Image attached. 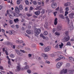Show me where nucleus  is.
I'll use <instances>...</instances> for the list:
<instances>
[{"label": "nucleus", "instance_id": "7c9ffc66", "mask_svg": "<svg viewBox=\"0 0 74 74\" xmlns=\"http://www.w3.org/2000/svg\"><path fill=\"white\" fill-rule=\"evenodd\" d=\"M60 13H62V12H63V11L62 8H60Z\"/></svg>", "mask_w": 74, "mask_h": 74}, {"label": "nucleus", "instance_id": "de8ad7c7", "mask_svg": "<svg viewBox=\"0 0 74 74\" xmlns=\"http://www.w3.org/2000/svg\"><path fill=\"white\" fill-rule=\"evenodd\" d=\"M57 13H58L57 12H54L53 14L54 15V16H56V14H57Z\"/></svg>", "mask_w": 74, "mask_h": 74}, {"label": "nucleus", "instance_id": "423d86ee", "mask_svg": "<svg viewBox=\"0 0 74 74\" xmlns=\"http://www.w3.org/2000/svg\"><path fill=\"white\" fill-rule=\"evenodd\" d=\"M15 10L16 12H17V13H19V12H20V9L18 8V7L17 6L15 7Z\"/></svg>", "mask_w": 74, "mask_h": 74}, {"label": "nucleus", "instance_id": "b1692460", "mask_svg": "<svg viewBox=\"0 0 74 74\" xmlns=\"http://www.w3.org/2000/svg\"><path fill=\"white\" fill-rule=\"evenodd\" d=\"M18 47L19 48H23V45H18Z\"/></svg>", "mask_w": 74, "mask_h": 74}, {"label": "nucleus", "instance_id": "20e7f679", "mask_svg": "<svg viewBox=\"0 0 74 74\" xmlns=\"http://www.w3.org/2000/svg\"><path fill=\"white\" fill-rule=\"evenodd\" d=\"M51 7L53 8H55L57 7V3L55 2H53L51 4Z\"/></svg>", "mask_w": 74, "mask_h": 74}, {"label": "nucleus", "instance_id": "e2e57ef3", "mask_svg": "<svg viewBox=\"0 0 74 74\" xmlns=\"http://www.w3.org/2000/svg\"><path fill=\"white\" fill-rule=\"evenodd\" d=\"M8 64L9 65H11V62H10V61H8Z\"/></svg>", "mask_w": 74, "mask_h": 74}, {"label": "nucleus", "instance_id": "412c9836", "mask_svg": "<svg viewBox=\"0 0 74 74\" xmlns=\"http://www.w3.org/2000/svg\"><path fill=\"white\" fill-rule=\"evenodd\" d=\"M14 21L15 23H17L19 22V19L18 18H16V19H14Z\"/></svg>", "mask_w": 74, "mask_h": 74}, {"label": "nucleus", "instance_id": "a18cd8bd", "mask_svg": "<svg viewBox=\"0 0 74 74\" xmlns=\"http://www.w3.org/2000/svg\"><path fill=\"white\" fill-rule=\"evenodd\" d=\"M16 2L17 4H20L21 3V1H18V0Z\"/></svg>", "mask_w": 74, "mask_h": 74}, {"label": "nucleus", "instance_id": "bf43d9fd", "mask_svg": "<svg viewBox=\"0 0 74 74\" xmlns=\"http://www.w3.org/2000/svg\"><path fill=\"white\" fill-rule=\"evenodd\" d=\"M9 16H10V18H11V17H12V16H13V15H12L11 14H10V13H9Z\"/></svg>", "mask_w": 74, "mask_h": 74}, {"label": "nucleus", "instance_id": "79ce46f5", "mask_svg": "<svg viewBox=\"0 0 74 74\" xmlns=\"http://www.w3.org/2000/svg\"><path fill=\"white\" fill-rule=\"evenodd\" d=\"M9 12V10H7V13H6L5 14V16H7V15H8V14Z\"/></svg>", "mask_w": 74, "mask_h": 74}, {"label": "nucleus", "instance_id": "e433bc0d", "mask_svg": "<svg viewBox=\"0 0 74 74\" xmlns=\"http://www.w3.org/2000/svg\"><path fill=\"white\" fill-rule=\"evenodd\" d=\"M42 56H43V57H46V56H47V55L44 54V53H42Z\"/></svg>", "mask_w": 74, "mask_h": 74}, {"label": "nucleus", "instance_id": "3c124183", "mask_svg": "<svg viewBox=\"0 0 74 74\" xmlns=\"http://www.w3.org/2000/svg\"><path fill=\"white\" fill-rule=\"evenodd\" d=\"M10 23L11 25H12L13 23V21H12V20H10Z\"/></svg>", "mask_w": 74, "mask_h": 74}, {"label": "nucleus", "instance_id": "bb28decb", "mask_svg": "<svg viewBox=\"0 0 74 74\" xmlns=\"http://www.w3.org/2000/svg\"><path fill=\"white\" fill-rule=\"evenodd\" d=\"M12 32H13V30H9L8 32V33H9V35H11V34H12Z\"/></svg>", "mask_w": 74, "mask_h": 74}, {"label": "nucleus", "instance_id": "680f3d73", "mask_svg": "<svg viewBox=\"0 0 74 74\" xmlns=\"http://www.w3.org/2000/svg\"><path fill=\"white\" fill-rule=\"evenodd\" d=\"M69 7H66L65 8V10L66 11H69Z\"/></svg>", "mask_w": 74, "mask_h": 74}, {"label": "nucleus", "instance_id": "aec40b11", "mask_svg": "<svg viewBox=\"0 0 74 74\" xmlns=\"http://www.w3.org/2000/svg\"><path fill=\"white\" fill-rule=\"evenodd\" d=\"M27 16L28 17H30L31 16H32V14L29 13H27Z\"/></svg>", "mask_w": 74, "mask_h": 74}, {"label": "nucleus", "instance_id": "13d9d810", "mask_svg": "<svg viewBox=\"0 0 74 74\" xmlns=\"http://www.w3.org/2000/svg\"><path fill=\"white\" fill-rule=\"evenodd\" d=\"M45 63H47L48 64H49L50 63V62L48 61H46L45 62Z\"/></svg>", "mask_w": 74, "mask_h": 74}, {"label": "nucleus", "instance_id": "4d7b16f0", "mask_svg": "<svg viewBox=\"0 0 74 74\" xmlns=\"http://www.w3.org/2000/svg\"><path fill=\"white\" fill-rule=\"evenodd\" d=\"M7 2L9 3H12V1L11 2H10V0H9V1L7 0Z\"/></svg>", "mask_w": 74, "mask_h": 74}, {"label": "nucleus", "instance_id": "58836bf2", "mask_svg": "<svg viewBox=\"0 0 74 74\" xmlns=\"http://www.w3.org/2000/svg\"><path fill=\"white\" fill-rule=\"evenodd\" d=\"M68 14H69V12L66 11H65L64 15L65 16H67V15Z\"/></svg>", "mask_w": 74, "mask_h": 74}, {"label": "nucleus", "instance_id": "5701e85b", "mask_svg": "<svg viewBox=\"0 0 74 74\" xmlns=\"http://www.w3.org/2000/svg\"><path fill=\"white\" fill-rule=\"evenodd\" d=\"M69 59L70 61H73V60H74V58L71 57H70L69 58Z\"/></svg>", "mask_w": 74, "mask_h": 74}, {"label": "nucleus", "instance_id": "6e6d98bb", "mask_svg": "<svg viewBox=\"0 0 74 74\" xmlns=\"http://www.w3.org/2000/svg\"><path fill=\"white\" fill-rule=\"evenodd\" d=\"M61 59V58H60H60H57L56 60H60Z\"/></svg>", "mask_w": 74, "mask_h": 74}, {"label": "nucleus", "instance_id": "9d476101", "mask_svg": "<svg viewBox=\"0 0 74 74\" xmlns=\"http://www.w3.org/2000/svg\"><path fill=\"white\" fill-rule=\"evenodd\" d=\"M19 16V13H13V16Z\"/></svg>", "mask_w": 74, "mask_h": 74}, {"label": "nucleus", "instance_id": "2f4dec72", "mask_svg": "<svg viewBox=\"0 0 74 74\" xmlns=\"http://www.w3.org/2000/svg\"><path fill=\"white\" fill-rule=\"evenodd\" d=\"M60 18L62 19H64V16L63 15L61 14L60 15Z\"/></svg>", "mask_w": 74, "mask_h": 74}, {"label": "nucleus", "instance_id": "69168bd1", "mask_svg": "<svg viewBox=\"0 0 74 74\" xmlns=\"http://www.w3.org/2000/svg\"><path fill=\"white\" fill-rule=\"evenodd\" d=\"M16 27L17 29H18L19 28V25H16Z\"/></svg>", "mask_w": 74, "mask_h": 74}, {"label": "nucleus", "instance_id": "c9c22d12", "mask_svg": "<svg viewBox=\"0 0 74 74\" xmlns=\"http://www.w3.org/2000/svg\"><path fill=\"white\" fill-rule=\"evenodd\" d=\"M73 71H74V70L73 71L69 70V72L70 74H73Z\"/></svg>", "mask_w": 74, "mask_h": 74}, {"label": "nucleus", "instance_id": "6ab92c4d", "mask_svg": "<svg viewBox=\"0 0 74 74\" xmlns=\"http://www.w3.org/2000/svg\"><path fill=\"white\" fill-rule=\"evenodd\" d=\"M69 27L70 30H73V29H74V26H73V25H71Z\"/></svg>", "mask_w": 74, "mask_h": 74}, {"label": "nucleus", "instance_id": "5fc2aeb1", "mask_svg": "<svg viewBox=\"0 0 74 74\" xmlns=\"http://www.w3.org/2000/svg\"><path fill=\"white\" fill-rule=\"evenodd\" d=\"M24 35L25 36H26V37H29V36L28 35H27V34H26L25 33L24 34Z\"/></svg>", "mask_w": 74, "mask_h": 74}, {"label": "nucleus", "instance_id": "f3484780", "mask_svg": "<svg viewBox=\"0 0 74 74\" xmlns=\"http://www.w3.org/2000/svg\"><path fill=\"white\" fill-rule=\"evenodd\" d=\"M19 8L21 10H22L23 8V5H20L19 6Z\"/></svg>", "mask_w": 74, "mask_h": 74}, {"label": "nucleus", "instance_id": "f8f14e48", "mask_svg": "<svg viewBox=\"0 0 74 74\" xmlns=\"http://www.w3.org/2000/svg\"><path fill=\"white\" fill-rule=\"evenodd\" d=\"M26 32L28 34H30L33 33V31L32 30H27L26 31Z\"/></svg>", "mask_w": 74, "mask_h": 74}, {"label": "nucleus", "instance_id": "37998d69", "mask_svg": "<svg viewBox=\"0 0 74 74\" xmlns=\"http://www.w3.org/2000/svg\"><path fill=\"white\" fill-rule=\"evenodd\" d=\"M10 42H6V44L7 45H10Z\"/></svg>", "mask_w": 74, "mask_h": 74}, {"label": "nucleus", "instance_id": "f03ea898", "mask_svg": "<svg viewBox=\"0 0 74 74\" xmlns=\"http://www.w3.org/2000/svg\"><path fill=\"white\" fill-rule=\"evenodd\" d=\"M69 40H70V36H67L64 38H63V41L64 42H67V41H69Z\"/></svg>", "mask_w": 74, "mask_h": 74}, {"label": "nucleus", "instance_id": "f257e3e1", "mask_svg": "<svg viewBox=\"0 0 74 74\" xmlns=\"http://www.w3.org/2000/svg\"><path fill=\"white\" fill-rule=\"evenodd\" d=\"M34 33L36 34H37V35H38L41 33V29L36 28L35 29Z\"/></svg>", "mask_w": 74, "mask_h": 74}, {"label": "nucleus", "instance_id": "864d4df0", "mask_svg": "<svg viewBox=\"0 0 74 74\" xmlns=\"http://www.w3.org/2000/svg\"><path fill=\"white\" fill-rule=\"evenodd\" d=\"M27 73H29V74H30L31 73V71H30V70H27Z\"/></svg>", "mask_w": 74, "mask_h": 74}, {"label": "nucleus", "instance_id": "4468645a", "mask_svg": "<svg viewBox=\"0 0 74 74\" xmlns=\"http://www.w3.org/2000/svg\"><path fill=\"white\" fill-rule=\"evenodd\" d=\"M40 13H41V12L39 11L35 12H34L35 15L37 16L39 15L40 14Z\"/></svg>", "mask_w": 74, "mask_h": 74}, {"label": "nucleus", "instance_id": "4c0bfd02", "mask_svg": "<svg viewBox=\"0 0 74 74\" xmlns=\"http://www.w3.org/2000/svg\"><path fill=\"white\" fill-rule=\"evenodd\" d=\"M15 52L17 54L20 51H19L18 50H15Z\"/></svg>", "mask_w": 74, "mask_h": 74}, {"label": "nucleus", "instance_id": "f704fd0d", "mask_svg": "<svg viewBox=\"0 0 74 74\" xmlns=\"http://www.w3.org/2000/svg\"><path fill=\"white\" fill-rule=\"evenodd\" d=\"M55 34L56 35V36H59V35H60V33H59L58 32H56L55 33Z\"/></svg>", "mask_w": 74, "mask_h": 74}, {"label": "nucleus", "instance_id": "9b49d317", "mask_svg": "<svg viewBox=\"0 0 74 74\" xmlns=\"http://www.w3.org/2000/svg\"><path fill=\"white\" fill-rule=\"evenodd\" d=\"M15 42L16 43H17V44H21V43H23V41L22 40H16L15 41Z\"/></svg>", "mask_w": 74, "mask_h": 74}, {"label": "nucleus", "instance_id": "a211bd4d", "mask_svg": "<svg viewBox=\"0 0 74 74\" xmlns=\"http://www.w3.org/2000/svg\"><path fill=\"white\" fill-rule=\"evenodd\" d=\"M70 4H71V3H70L69 2H68L65 3L64 5H65L66 7H67L68 6H69Z\"/></svg>", "mask_w": 74, "mask_h": 74}, {"label": "nucleus", "instance_id": "0eeeda50", "mask_svg": "<svg viewBox=\"0 0 74 74\" xmlns=\"http://www.w3.org/2000/svg\"><path fill=\"white\" fill-rule=\"evenodd\" d=\"M21 65H20V64H18V65L16 67V70L17 71H19L21 70Z\"/></svg>", "mask_w": 74, "mask_h": 74}, {"label": "nucleus", "instance_id": "7ed1b4c3", "mask_svg": "<svg viewBox=\"0 0 74 74\" xmlns=\"http://www.w3.org/2000/svg\"><path fill=\"white\" fill-rule=\"evenodd\" d=\"M62 65V62H59L56 65V67L57 69H60L61 65Z\"/></svg>", "mask_w": 74, "mask_h": 74}, {"label": "nucleus", "instance_id": "1a4fd4ad", "mask_svg": "<svg viewBox=\"0 0 74 74\" xmlns=\"http://www.w3.org/2000/svg\"><path fill=\"white\" fill-rule=\"evenodd\" d=\"M50 49H51V47L48 46L47 47V48L45 49V52H48L49 51H50Z\"/></svg>", "mask_w": 74, "mask_h": 74}, {"label": "nucleus", "instance_id": "72a5a7b5", "mask_svg": "<svg viewBox=\"0 0 74 74\" xmlns=\"http://www.w3.org/2000/svg\"><path fill=\"white\" fill-rule=\"evenodd\" d=\"M25 2L27 5H28L29 4V1L27 0H25Z\"/></svg>", "mask_w": 74, "mask_h": 74}, {"label": "nucleus", "instance_id": "4be33fe9", "mask_svg": "<svg viewBox=\"0 0 74 74\" xmlns=\"http://www.w3.org/2000/svg\"><path fill=\"white\" fill-rule=\"evenodd\" d=\"M60 58H61V59H63V60L65 59V58H64V57L62 55H60Z\"/></svg>", "mask_w": 74, "mask_h": 74}, {"label": "nucleus", "instance_id": "ea45409f", "mask_svg": "<svg viewBox=\"0 0 74 74\" xmlns=\"http://www.w3.org/2000/svg\"><path fill=\"white\" fill-rule=\"evenodd\" d=\"M66 45H71V43L70 42H68L66 43Z\"/></svg>", "mask_w": 74, "mask_h": 74}, {"label": "nucleus", "instance_id": "c756f323", "mask_svg": "<svg viewBox=\"0 0 74 74\" xmlns=\"http://www.w3.org/2000/svg\"><path fill=\"white\" fill-rule=\"evenodd\" d=\"M32 3H33V4L35 5H37V2L36 1H33Z\"/></svg>", "mask_w": 74, "mask_h": 74}, {"label": "nucleus", "instance_id": "603ef678", "mask_svg": "<svg viewBox=\"0 0 74 74\" xmlns=\"http://www.w3.org/2000/svg\"><path fill=\"white\" fill-rule=\"evenodd\" d=\"M20 51L23 52V53H25V51L24 50H20Z\"/></svg>", "mask_w": 74, "mask_h": 74}, {"label": "nucleus", "instance_id": "774afa93", "mask_svg": "<svg viewBox=\"0 0 74 74\" xmlns=\"http://www.w3.org/2000/svg\"><path fill=\"white\" fill-rule=\"evenodd\" d=\"M71 8L72 10H74V6H71Z\"/></svg>", "mask_w": 74, "mask_h": 74}, {"label": "nucleus", "instance_id": "cd10ccee", "mask_svg": "<svg viewBox=\"0 0 74 74\" xmlns=\"http://www.w3.org/2000/svg\"><path fill=\"white\" fill-rule=\"evenodd\" d=\"M59 46L60 47V48H62L63 46V43H62L61 45H60Z\"/></svg>", "mask_w": 74, "mask_h": 74}, {"label": "nucleus", "instance_id": "8fccbe9b", "mask_svg": "<svg viewBox=\"0 0 74 74\" xmlns=\"http://www.w3.org/2000/svg\"><path fill=\"white\" fill-rule=\"evenodd\" d=\"M5 53L6 55H8V52L6 50H5Z\"/></svg>", "mask_w": 74, "mask_h": 74}, {"label": "nucleus", "instance_id": "09e8293b", "mask_svg": "<svg viewBox=\"0 0 74 74\" xmlns=\"http://www.w3.org/2000/svg\"><path fill=\"white\" fill-rule=\"evenodd\" d=\"M44 12H45V10H42V12H41V13L42 14H44Z\"/></svg>", "mask_w": 74, "mask_h": 74}, {"label": "nucleus", "instance_id": "49530a36", "mask_svg": "<svg viewBox=\"0 0 74 74\" xmlns=\"http://www.w3.org/2000/svg\"><path fill=\"white\" fill-rule=\"evenodd\" d=\"M69 33V32L68 31H65V34L66 36H67L68 35V34Z\"/></svg>", "mask_w": 74, "mask_h": 74}, {"label": "nucleus", "instance_id": "ddd939ff", "mask_svg": "<svg viewBox=\"0 0 74 74\" xmlns=\"http://www.w3.org/2000/svg\"><path fill=\"white\" fill-rule=\"evenodd\" d=\"M74 13H72L69 14V18H71V19H72V18H74Z\"/></svg>", "mask_w": 74, "mask_h": 74}, {"label": "nucleus", "instance_id": "0e129e2a", "mask_svg": "<svg viewBox=\"0 0 74 74\" xmlns=\"http://www.w3.org/2000/svg\"><path fill=\"white\" fill-rule=\"evenodd\" d=\"M10 45H14V43L10 42Z\"/></svg>", "mask_w": 74, "mask_h": 74}, {"label": "nucleus", "instance_id": "39448f33", "mask_svg": "<svg viewBox=\"0 0 74 74\" xmlns=\"http://www.w3.org/2000/svg\"><path fill=\"white\" fill-rule=\"evenodd\" d=\"M62 30V26L60 25H58L57 27V31H60Z\"/></svg>", "mask_w": 74, "mask_h": 74}, {"label": "nucleus", "instance_id": "c85d7f7f", "mask_svg": "<svg viewBox=\"0 0 74 74\" xmlns=\"http://www.w3.org/2000/svg\"><path fill=\"white\" fill-rule=\"evenodd\" d=\"M29 69V66L28 65H26L24 68V69L25 70H26V69Z\"/></svg>", "mask_w": 74, "mask_h": 74}, {"label": "nucleus", "instance_id": "dca6fc26", "mask_svg": "<svg viewBox=\"0 0 74 74\" xmlns=\"http://www.w3.org/2000/svg\"><path fill=\"white\" fill-rule=\"evenodd\" d=\"M57 19H58L57 18H56L54 20V24L55 25H57V24H58V21H57Z\"/></svg>", "mask_w": 74, "mask_h": 74}, {"label": "nucleus", "instance_id": "2eb2a0df", "mask_svg": "<svg viewBox=\"0 0 74 74\" xmlns=\"http://www.w3.org/2000/svg\"><path fill=\"white\" fill-rule=\"evenodd\" d=\"M66 19L67 21V23L68 25H69V22H70V20H69V18L68 17V16H67L66 18Z\"/></svg>", "mask_w": 74, "mask_h": 74}, {"label": "nucleus", "instance_id": "473e14b6", "mask_svg": "<svg viewBox=\"0 0 74 74\" xmlns=\"http://www.w3.org/2000/svg\"><path fill=\"white\" fill-rule=\"evenodd\" d=\"M18 55L20 56H22L23 54H22V52L19 51V53H18Z\"/></svg>", "mask_w": 74, "mask_h": 74}, {"label": "nucleus", "instance_id": "052dcab7", "mask_svg": "<svg viewBox=\"0 0 74 74\" xmlns=\"http://www.w3.org/2000/svg\"><path fill=\"white\" fill-rule=\"evenodd\" d=\"M28 56L29 58H31V57H32V54H29L28 55Z\"/></svg>", "mask_w": 74, "mask_h": 74}, {"label": "nucleus", "instance_id": "393cba45", "mask_svg": "<svg viewBox=\"0 0 74 74\" xmlns=\"http://www.w3.org/2000/svg\"><path fill=\"white\" fill-rule=\"evenodd\" d=\"M43 34H44V36H46L48 34V32H47L46 31H44L43 33Z\"/></svg>", "mask_w": 74, "mask_h": 74}, {"label": "nucleus", "instance_id": "6e6552de", "mask_svg": "<svg viewBox=\"0 0 74 74\" xmlns=\"http://www.w3.org/2000/svg\"><path fill=\"white\" fill-rule=\"evenodd\" d=\"M67 69H66L65 70L63 69L62 71H61L60 72V74H62L63 73H64V74H66V73H67Z\"/></svg>", "mask_w": 74, "mask_h": 74}, {"label": "nucleus", "instance_id": "a878e982", "mask_svg": "<svg viewBox=\"0 0 74 74\" xmlns=\"http://www.w3.org/2000/svg\"><path fill=\"white\" fill-rule=\"evenodd\" d=\"M10 56L12 58H14L15 57V55L13 54H11L10 55Z\"/></svg>", "mask_w": 74, "mask_h": 74}, {"label": "nucleus", "instance_id": "338daca9", "mask_svg": "<svg viewBox=\"0 0 74 74\" xmlns=\"http://www.w3.org/2000/svg\"><path fill=\"white\" fill-rule=\"evenodd\" d=\"M13 49H15V45H13V47H12Z\"/></svg>", "mask_w": 74, "mask_h": 74}, {"label": "nucleus", "instance_id": "a19ab883", "mask_svg": "<svg viewBox=\"0 0 74 74\" xmlns=\"http://www.w3.org/2000/svg\"><path fill=\"white\" fill-rule=\"evenodd\" d=\"M66 66L67 67H69V66H70V63H67L66 64Z\"/></svg>", "mask_w": 74, "mask_h": 74}, {"label": "nucleus", "instance_id": "c03bdc74", "mask_svg": "<svg viewBox=\"0 0 74 74\" xmlns=\"http://www.w3.org/2000/svg\"><path fill=\"white\" fill-rule=\"evenodd\" d=\"M34 9V8L32 6H30L29 8V10H33Z\"/></svg>", "mask_w": 74, "mask_h": 74}]
</instances>
